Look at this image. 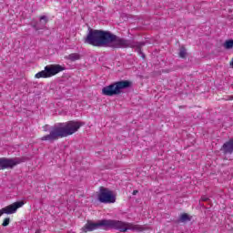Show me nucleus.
Wrapping results in <instances>:
<instances>
[{
  "instance_id": "nucleus-1",
  "label": "nucleus",
  "mask_w": 233,
  "mask_h": 233,
  "mask_svg": "<svg viewBox=\"0 0 233 233\" xmlns=\"http://www.w3.org/2000/svg\"><path fill=\"white\" fill-rule=\"evenodd\" d=\"M85 43L93 46H105L109 48H136L137 52L145 57L141 48L145 46V42H136L121 38L108 31L89 29L85 38Z\"/></svg>"
},
{
  "instance_id": "nucleus-2",
  "label": "nucleus",
  "mask_w": 233,
  "mask_h": 233,
  "mask_svg": "<svg viewBox=\"0 0 233 233\" xmlns=\"http://www.w3.org/2000/svg\"><path fill=\"white\" fill-rule=\"evenodd\" d=\"M97 228H105V230L114 228L115 230H119V232H127V230H133V232H143V230H147L145 226L134 223L112 219H102L98 220L97 222L87 220L86 224L82 228V231L85 233L92 232L93 230H97Z\"/></svg>"
},
{
  "instance_id": "nucleus-3",
  "label": "nucleus",
  "mask_w": 233,
  "mask_h": 233,
  "mask_svg": "<svg viewBox=\"0 0 233 233\" xmlns=\"http://www.w3.org/2000/svg\"><path fill=\"white\" fill-rule=\"evenodd\" d=\"M83 127V123L77 121H69L67 123H60L51 127L49 134L41 137V141H57L61 137H68L72 134H76L79 128Z\"/></svg>"
},
{
  "instance_id": "nucleus-4",
  "label": "nucleus",
  "mask_w": 233,
  "mask_h": 233,
  "mask_svg": "<svg viewBox=\"0 0 233 233\" xmlns=\"http://www.w3.org/2000/svg\"><path fill=\"white\" fill-rule=\"evenodd\" d=\"M132 83L128 80L118 81L115 84L109 85L107 86L103 87L102 94L103 96H117L125 90V88L130 87Z\"/></svg>"
},
{
  "instance_id": "nucleus-5",
  "label": "nucleus",
  "mask_w": 233,
  "mask_h": 233,
  "mask_svg": "<svg viewBox=\"0 0 233 233\" xmlns=\"http://www.w3.org/2000/svg\"><path fill=\"white\" fill-rule=\"evenodd\" d=\"M63 70H65V67L61 65H49L45 67V70L36 73L35 77L36 79L52 77L59 74V72H63Z\"/></svg>"
},
{
  "instance_id": "nucleus-6",
  "label": "nucleus",
  "mask_w": 233,
  "mask_h": 233,
  "mask_svg": "<svg viewBox=\"0 0 233 233\" xmlns=\"http://www.w3.org/2000/svg\"><path fill=\"white\" fill-rule=\"evenodd\" d=\"M98 201L100 203H105V204H110V203H116V194L114 191L106 188V187H100L98 196H97Z\"/></svg>"
},
{
  "instance_id": "nucleus-7",
  "label": "nucleus",
  "mask_w": 233,
  "mask_h": 233,
  "mask_svg": "<svg viewBox=\"0 0 233 233\" xmlns=\"http://www.w3.org/2000/svg\"><path fill=\"white\" fill-rule=\"evenodd\" d=\"M25 163V158L15 157V158H6L0 157V170H5L6 168H14L16 165Z\"/></svg>"
},
{
  "instance_id": "nucleus-8",
  "label": "nucleus",
  "mask_w": 233,
  "mask_h": 233,
  "mask_svg": "<svg viewBox=\"0 0 233 233\" xmlns=\"http://www.w3.org/2000/svg\"><path fill=\"white\" fill-rule=\"evenodd\" d=\"M23 205H25L24 201H17L5 208H3L0 209V217L3 216V214H15V212H17V208H21Z\"/></svg>"
},
{
  "instance_id": "nucleus-9",
  "label": "nucleus",
  "mask_w": 233,
  "mask_h": 233,
  "mask_svg": "<svg viewBox=\"0 0 233 233\" xmlns=\"http://www.w3.org/2000/svg\"><path fill=\"white\" fill-rule=\"evenodd\" d=\"M47 23H48V16L42 15L39 18V23L32 24V26L36 31H38V30H45V28H46V24Z\"/></svg>"
},
{
  "instance_id": "nucleus-10",
  "label": "nucleus",
  "mask_w": 233,
  "mask_h": 233,
  "mask_svg": "<svg viewBox=\"0 0 233 233\" xmlns=\"http://www.w3.org/2000/svg\"><path fill=\"white\" fill-rule=\"evenodd\" d=\"M221 150L224 154H232L233 152V138L229 141L226 142L222 147Z\"/></svg>"
},
{
  "instance_id": "nucleus-11",
  "label": "nucleus",
  "mask_w": 233,
  "mask_h": 233,
  "mask_svg": "<svg viewBox=\"0 0 233 233\" xmlns=\"http://www.w3.org/2000/svg\"><path fill=\"white\" fill-rule=\"evenodd\" d=\"M69 61H79L81 59V55L78 53H72L66 56Z\"/></svg>"
},
{
  "instance_id": "nucleus-12",
  "label": "nucleus",
  "mask_w": 233,
  "mask_h": 233,
  "mask_svg": "<svg viewBox=\"0 0 233 233\" xmlns=\"http://www.w3.org/2000/svg\"><path fill=\"white\" fill-rule=\"evenodd\" d=\"M223 46L226 50H232L233 48V40L232 39H229V40H227L224 44H223Z\"/></svg>"
},
{
  "instance_id": "nucleus-13",
  "label": "nucleus",
  "mask_w": 233,
  "mask_h": 233,
  "mask_svg": "<svg viewBox=\"0 0 233 233\" xmlns=\"http://www.w3.org/2000/svg\"><path fill=\"white\" fill-rule=\"evenodd\" d=\"M180 221L182 223H185V221H190V217L188 216V214L184 213L180 216Z\"/></svg>"
},
{
  "instance_id": "nucleus-14",
  "label": "nucleus",
  "mask_w": 233,
  "mask_h": 233,
  "mask_svg": "<svg viewBox=\"0 0 233 233\" xmlns=\"http://www.w3.org/2000/svg\"><path fill=\"white\" fill-rule=\"evenodd\" d=\"M179 57H182V58L187 57V49L183 46L180 48Z\"/></svg>"
},
{
  "instance_id": "nucleus-15",
  "label": "nucleus",
  "mask_w": 233,
  "mask_h": 233,
  "mask_svg": "<svg viewBox=\"0 0 233 233\" xmlns=\"http://www.w3.org/2000/svg\"><path fill=\"white\" fill-rule=\"evenodd\" d=\"M3 227H8L10 225V218H6L4 219Z\"/></svg>"
},
{
  "instance_id": "nucleus-16",
  "label": "nucleus",
  "mask_w": 233,
  "mask_h": 233,
  "mask_svg": "<svg viewBox=\"0 0 233 233\" xmlns=\"http://www.w3.org/2000/svg\"><path fill=\"white\" fill-rule=\"evenodd\" d=\"M201 199H202L203 201H208V198H207V197H202Z\"/></svg>"
},
{
  "instance_id": "nucleus-17",
  "label": "nucleus",
  "mask_w": 233,
  "mask_h": 233,
  "mask_svg": "<svg viewBox=\"0 0 233 233\" xmlns=\"http://www.w3.org/2000/svg\"><path fill=\"white\" fill-rule=\"evenodd\" d=\"M138 193H139L138 190H134V191H133V196H136V195L138 194Z\"/></svg>"
},
{
  "instance_id": "nucleus-18",
  "label": "nucleus",
  "mask_w": 233,
  "mask_h": 233,
  "mask_svg": "<svg viewBox=\"0 0 233 233\" xmlns=\"http://www.w3.org/2000/svg\"><path fill=\"white\" fill-rule=\"evenodd\" d=\"M229 101H232V99H233V96H228V98Z\"/></svg>"
},
{
  "instance_id": "nucleus-19",
  "label": "nucleus",
  "mask_w": 233,
  "mask_h": 233,
  "mask_svg": "<svg viewBox=\"0 0 233 233\" xmlns=\"http://www.w3.org/2000/svg\"><path fill=\"white\" fill-rule=\"evenodd\" d=\"M35 233H41V230L38 229Z\"/></svg>"
}]
</instances>
